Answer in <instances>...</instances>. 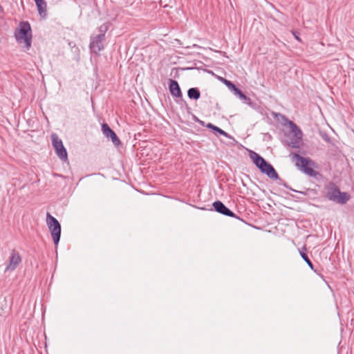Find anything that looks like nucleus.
I'll return each mask as SVG.
<instances>
[{
  "mask_svg": "<svg viewBox=\"0 0 354 354\" xmlns=\"http://www.w3.org/2000/svg\"><path fill=\"white\" fill-rule=\"evenodd\" d=\"M102 131L106 138H110L111 139V141L115 146H119L120 145L121 142L120 139L107 124L104 123L102 125Z\"/></svg>",
  "mask_w": 354,
  "mask_h": 354,
  "instance_id": "obj_7",
  "label": "nucleus"
},
{
  "mask_svg": "<svg viewBox=\"0 0 354 354\" xmlns=\"http://www.w3.org/2000/svg\"><path fill=\"white\" fill-rule=\"evenodd\" d=\"M51 138L53 146L57 156L62 160H66L68 159V154L62 140L55 133L51 136Z\"/></svg>",
  "mask_w": 354,
  "mask_h": 354,
  "instance_id": "obj_5",
  "label": "nucleus"
},
{
  "mask_svg": "<svg viewBox=\"0 0 354 354\" xmlns=\"http://www.w3.org/2000/svg\"><path fill=\"white\" fill-rule=\"evenodd\" d=\"M108 30V26L106 24H102L99 28V34H103L105 36V32Z\"/></svg>",
  "mask_w": 354,
  "mask_h": 354,
  "instance_id": "obj_21",
  "label": "nucleus"
},
{
  "mask_svg": "<svg viewBox=\"0 0 354 354\" xmlns=\"http://www.w3.org/2000/svg\"><path fill=\"white\" fill-rule=\"evenodd\" d=\"M46 222L53 237V242L57 245L61 235V225L59 221L49 213L46 215Z\"/></svg>",
  "mask_w": 354,
  "mask_h": 354,
  "instance_id": "obj_4",
  "label": "nucleus"
},
{
  "mask_svg": "<svg viewBox=\"0 0 354 354\" xmlns=\"http://www.w3.org/2000/svg\"><path fill=\"white\" fill-rule=\"evenodd\" d=\"M31 31L30 26L28 22H24L20 25L19 30L15 33V38L19 43H24L26 47L29 48L31 46V35L28 34Z\"/></svg>",
  "mask_w": 354,
  "mask_h": 354,
  "instance_id": "obj_3",
  "label": "nucleus"
},
{
  "mask_svg": "<svg viewBox=\"0 0 354 354\" xmlns=\"http://www.w3.org/2000/svg\"><path fill=\"white\" fill-rule=\"evenodd\" d=\"M250 158L253 160L254 163L259 169L262 167L263 165L266 162L264 158L254 151L250 153Z\"/></svg>",
  "mask_w": 354,
  "mask_h": 354,
  "instance_id": "obj_14",
  "label": "nucleus"
},
{
  "mask_svg": "<svg viewBox=\"0 0 354 354\" xmlns=\"http://www.w3.org/2000/svg\"><path fill=\"white\" fill-rule=\"evenodd\" d=\"M208 129H211L215 131H217L218 133H219L221 135H223L225 137H229V135L227 134V133H226L225 131H223V129L218 128V127H216L214 126V124H212V123H208L206 126Z\"/></svg>",
  "mask_w": 354,
  "mask_h": 354,
  "instance_id": "obj_16",
  "label": "nucleus"
},
{
  "mask_svg": "<svg viewBox=\"0 0 354 354\" xmlns=\"http://www.w3.org/2000/svg\"><path fill=\"white\" fill-rule=\"evenodd\" d=\"M295 166L305 174L315 177L318 174L314 169L317 168V164L310 158L301 156L296 153H291L289 156Z\"/></svg>",
  "mask_w": 354,
  "mask_h": 354,
  "instance_id": "obj_1",
  "label": "nucleus"
},
{
  "mask_svg": "<svg viewBox=\"0 0 354 354\" xmlns=\"http://www.w3.org/2000/svg\"><path fill=\"white\" fill-rule=\"evenodd\" d=\"M234 93L236 95H238L240 99L244 101L250 100V98H248L240 89L236 88L234 91Z\"/></svg>",
  "mask_w": 354,
  "mask_h": 354,
  "instance_id": "obj_17",
  "label": "nucleus"
},
{
  "mask_svg": "<svg viewBox=\"0 0 354 354\" xmlns=\"http://www.w3.org/2000/svg\"><path fill=\"white\" fill-rule=\"evenodd\" d=\"M259 169L262 173L266 174L271 179L276 180L279 178L278 174L275 171L274 168L268 162H266Z\"/></svg>",
  "mask_w": 354,
  "mask_h": 354,
  "instance_id": "obj_10",
  "label": "nucleus"
},
{
  "mask_svg": "<svg viewBox=\"0 0 354 354\" xmlns=\"http://www.w3.org/2000/svg\"><path fill=\"white\" fill-rule=\"evenodd\" d=\"M326 197L331 201L344 205L349 200L350 196L346 192H342L339 188L333 182L325 186Z\"/></svg>",
  "mask_w": 354,
  "mask_h": 354,
  "instance_id": "obj_2",
  "label": "nucleus"
},
{
  "mask_svg": "<svg viewBox=\"0 0 354 354\" xmlns=\"http://www.w3.org/2000/svg\"><path fill=\"white\" fill-rule=\"evenodd\" d=\"M292 34L294 35L295 37L298 40V41H300V39L299 38V37L296 35V33L295 32H292Z\"/></svg>",
  "mask_w": 354,
  "mask_h": 354,
  "instance_id": "obj_22",
  "label": "nucleus"
},
{
  "mask_svg": "<svg viewBox=\"0 0 354 354\" xmlns=\"http://www.w3.org/2000/svg\"><path fill=\"white\" fill-rule=\"evenodd\" d=\"M187 95L190 99L198 100L201 97V93L197 88H191L187 91Z\"/></svg>",
  "mask_w": 354,
  "mask_h": 354,
  "instance_id": "obj_15",
  "label": "nucleus"
},
{
  "mask_svg": "<svg viewBox=\"0 0 354 354\" xmlns=\"http://www.w3.org/2000/svg\"><path fill=\"white\" fill-rule=\"evenodd\" d=\"M38 12L42 17L46 15V2L44 0H35Z\"/></svg>",
  "mask_w": 354,
  "mask_h": 354,
  "instance_id": "obj_12",
  "label": "nucleus"
},
{
  "mask_svg": "<svg viewBox=\"0 0 354 354\" xmlns=\"http://www.w3.org/2000/svg\"><path fill=\"white\" fill-rule=\"evenodd\" d=\"M169 88L171 94L175 97H182L183 94L177 81L169 80Z\"/></svg>",
  "mask_w": 354,
  "mask_h": 354,
  "instance_id": "obj_11",
  "label": "nucleus"
},
{
  "mask_svg": "<svg viewBox=\"0 0 354 354\" xmlns=\"http://www.w3.org/2000/svg\"><path fill=\"white\" fill-rule=\"evenodd\" d=\"M105 36L103 34H98L91 37L90 49L93 53L97 54L104 49V41Z\"/></svg>",
  "mask_w": 354,
  "mask_h": 354,
  "instance_id": "obj_6",
  "label": "nucleus"
},
{
  "mask_svg": "<svg viewBox=\"0 0 354 354\" xmlns=\"http://www.w3.org/2000/svg\"><path fill=\"white\" fill-rule=\"evenodd\" d=\"M301 141V140H297L296 138L293 137V138L291 139L290 142V146H291L293 148H299V144L300 143Z\"/></svg>",
  "mask_w": 354,
  "mask_h": 354,
  "instance_id": "obj_20",
  "label": "nucleus"
},
{
  "mask_svg": "<svg viewBox=\"0 0 354 354\" xmlns=\"http://www.w3.org/2000/svg\"><path fill=\"white\" fill-rule=\"evenodd\" d=\"M223 82L227 86V88L232 91H234L237 88L235 84H234L229 80L223 79Z\"/></svg>",
  "mask_w": 354,
  "mask_h": 354,
  "instance_id": "obj_19",
  "label": "nucleus"
},
{
  "mask_svg": "<svg viewBox=\"0 0 354 354\" xmlns=\"http://www.w3.org/2000/svg\"><path fill=\"white\" fill-rule=\"evenodd\" d=\"M213 207L214 209L220 214L230 217L235 216L234 214L230 209H228L221 201H215L213 203Z\"/></svg>",
  "mask_w": 354,
  "mask_h": 354,
  "instance_id": "obj_9",
  "label": "nucleus"
},
{
  "mask_svg": "<svg viewBox=\"0 0 354 354\" xmlns=\"http://www.w3.org/2000/svg\"><path fill=\"white\" fill-rule=\"evenodd\" d=\"M289 126L293 134V137L296 138L297 140H302V131L297 126V124H295L293 122L290 121Z\"/></svg>",
  "mask_w": 354,
  "mask_h": 354,
  "instance_id": "obj_13",
  "label": "nucleus"
},
{
  "mask_svg": "<svg viewBox=\"0 0 354 354\" xmlns=\"http://www.w3.org/2000/svg\"><path fill=\"white\" fill-rule=\"evenodd\" d=\"M300 255L302 257V259L306 262V263L308 265V266L313 270V264L312 263V262L309 259L308 255L306 253L302 252H300Z\"/></svg>",
  "mask_w": 354,
  "mask_h": 354,
  "instance_id": "obj_18",
  "label": "nucleus"
},
{
  "mask_svg": "<svg viewBox=\"0 0 354 354\" xmlns=\"http://www.w3.org/2000/svg\"><path fill=\"white\" fill-rule=\"evenodd\" d=\"M21 261V257L19 253L15 250H12L10 253V262L9 264L6 268V271L7 270H14L17 266Z\"/></svg>",
  "mask_w": 354,
  "mask_h": 354,
  "instance_id": "obj_8",
  "label": "nucleus"
}]
</instances>
